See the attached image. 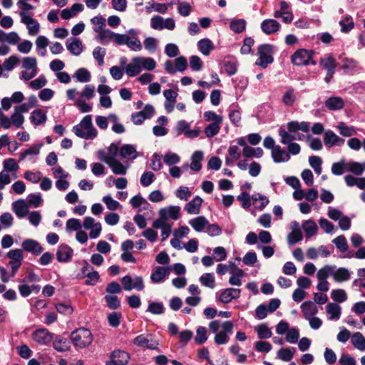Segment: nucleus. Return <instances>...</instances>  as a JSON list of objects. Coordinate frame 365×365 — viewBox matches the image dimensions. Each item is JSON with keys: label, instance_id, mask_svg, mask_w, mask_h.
I'll return each instance as SVG.
<instances>
[{"label": "nucleus", "instance_id": "nucleus-1", "mask_svg": "<svg viewBox=\"0 0 365 365\" xmlns=\"http://www.w3.org/2000/svg\"><path fill=\"white\" fill-rule=\"evenodd\" d=\"M139 31L130 29L126 34H118L110 29H105L98 33L96 37L97 41L103 45H108L113 41L117 46L126 45L133 51L142 50V43L138 38Z\"/></svg>", "mask_w": 365, "mask_h": 365}, {"label": "nucleus", "instance_id": "nucleus-2", "mask_svg": "<svg viewBox=\"0 0 365 365\" xmlns=\"http://www.w3.org/2000/svg\"><path fill=\"white\" fill-rule=\"evenodd\" d=\"M73 132L78 137L83 139L95 138L98 135V131L93 125L91 115L83 117L79 124L73 127Z\"/></svg>", "mask_w": 365, "mask_h": 365}, {"label": "nucleus", "instance_id": "nucleus-3", "mask_svg": "<svg viewBox=\"0 0 365 365\" xmlns=\"http://www.w3.org/2000/svg\"><path fill=\"white\" fill-rule=\"evenodd\" d=\"M71 340L76 347L83 349L92 343L93 336L89 329L80 328L71 332Z\"/></svg>", "mask_w": 365, "mask_h": 365}, {"label": "nucleus", "instance_id": "nucleus-4", "mask_svg": "<svg viewBox=\"0 0 365 365\" xmlns=\"http://www.w3.org/2000/svg\"><path fill=\"white\" fill-rule=\"evenodd\" d=\"M273 46L269 43L262 44L258 47L257 54L259 58L255 62V65L266 68L269 64L274 61L272 56Z\"/></svg>", "mask_w": 365, "mask_h": 365}, {"label": "nucleus", "instance_id": "nucleus-5", "mask_svg": "<svg viewBox=\"0 0 365 365\" xmlns=\"http://www.w3.org/2000/svg\"><path fill=\"white\" fill-rule=\"evenodd\" d=\"M121 283L123 288L125 291H131L132 289L142 291L145 287L143 279L140 276H135L134 278H132L130 275H125L122 277Z\"/></svg>", "mask_w": 365, "mask_h": 365}, {"label": "nucleus", "instance_id": "nucleus-6", "mask_svg": "<svg viewBox=\"0 0 365 365\" xmlns=\"http://www.w3.org/2000/svg\"><path fill=\"white\" fill-rule=\"evenodd\" d=\"M130 354L120 349L114 350L110 354V360L106 365H126L130 361Z\"/></svg>", "mask_w": 365, "mask_h": 365}, {"label": "nucleus", "instance_id": "nucleus-7", "mask_svg": "<svg viewBox=\"0 0 365 365\" xmlns=\"http://www.w3.org/2000/svg\"><path fill=\"white\" fill-rule=\"evenodd\" d=\"M313 51L306 49H299L291 57L292 63L296 66H307L312 58Z\"/></svg>", "mask_w": 365, "mask_h": 365}, {"label": "nucleus", "instance_id": "nucleus-8", "mask_svg": "<svg viewBox=\"0 0 365 365\" xmlns=\"http://www.w3.org/2000/svg\"><path fill=\"white\" fill-rule=\"evenodd\" d=\"M32 339L40 345H48L53 339V334L46 328H40L32 333Z\"/></svg>", "mask_w": 365, "mask_h": 365}, {"label": "nucleus", "instance_id": "nucleus-9", "mask_svg": "<svg viewBox=\"0 0 365 365\" xmlns=\"http://www.w3.org/2000/svg\"><path fill=\"white\" fill-rule=\"evenodd\" d=\"M133 342L137 346L151 350L157 349L158 346V342L153 339L151 335H138L133 339Z\"/></svg>", "mask_w": 365, "mask_h": 365}, {"label": "nucleus", "instance_id": "nucleus-10", "mask_svg": "<svg viewBox=\"0 0 365 365\" xmlns=\"http://www.w3.org/2000/svg\"><path fill=\"white\" fill-rule=\"evenodd\" d=\"M21 21L26 25L29 34L31 36L36 35L40 31V24L26 12H19Z\"/></svg>", "mask_w": 365, "mask_h": 365}, {"label": "nucleus", "instance_id": "nucleus-11", "mask_svg": "<svg viewBox=\"0 0 365 365\" xmlns=\"http://www.w3.org/2000/svg\"><path fill=\"white\" fill-rule=\"evenodd\" d=\"M120 149L117 145L111 143L108 148V150H99L98 151V158L100 160L105 163H111V161L116 160V156Z\"/></svg>", "mask_w": 365, "mask_h": 365}, {"label": "nucleus", "instance_id": "nucleus-12", "mask_svg": "<svg viewBox=\"0 0 365 365\" xmlns=\"http://www.w3.org/2000/svg\"><path fill=\"white\" fill-rule=\"evenodd\" d=\"M298 99L297 91L292 86L285 88L282 96V101L287 107H292Z\"/></svg>", "mask_w": 365, "mask_h": 365}, {"label": "nucleus", "instance_id": "nucleus-13", "mask_svg": "<svg viewBox=\"0 0 365 365\" xmlns=\"http://www.w3.org/2000/svg\"><path fill=\"white\" fill-rule=\"evenodd\" d=\"M281 28L280 24L275 19H267L262 21L260 29L262 31L267 34L271 35L277 33Z\"/></svg>", "mask_w": 365, "mask_h": 365}, {"label": "nucleus", "instance_id": "nucleus-14", "mask_svg": "<svg viewBox=\"0 0 365 365\" xmlns=\"http://www.w3.org/2000/svg\"><path fill=\"white\" fill-rule=\"evenodd\" d=\"M180 207L179 206L170 205L161 208L159 210V215L166 221L168 220H177L180 217Z\"/></svg>", "mask_w": 365, "mask_h": 365}, {"label": "nucleus", "instance_id": "nucleus-15", "mask_svg": "<svg viewBox=\"0 0 365 365\" xmlns=\"http://www.w3.org/2000/svg\"><path fill=\"white\" fill-rule=\"evenodd\" d=\"M324 142L326 146H341L344 144L345 140L340 138L331 130H327L324 133Z\"/></svg>", "mask_w": 365, "mask_h": 365}, {"label": "nucleus", "instance_id": "nucleus-16", "mask_svg": "<svg viewBox=\"0 0 365 365\" xmlns=\"http://www.w3.org/2000/svg\"><path fill=\"white\" fill-rule=\"evenodd\" d=\"M240 293L241 290L240 289L227 288L221 291L219 300L224 304H227L232 299L239 298Z\"/></svg>", "mask_w": 365, "mask_h": 365}, {"label": "nucleus", "instance_id": "nucleus-17", "mask_svg": "<svg viewBox=\"0 0 365 365\" xmlns=\"http://www.w3.org/2000/svg\"><path fill=\"white\" fill-rule=\"evenodd\" d=\"M53 347L58 352H65L70 349L71 343L68 339L61 335H54L52 340Z\"/></svg>", "mask_w": 365, "mask_h": 365}, {"label": "nucleus", "instance_id": "nucleus-18", "mask_svg": "<svg viewBox=\"0 0 365 365\" xmlns=\"http://www.w3.org/2000/svg\"><path fill=\"white\" fill-rule=\"evenodd\" d=\"M140 61L141 57H134L132 58L131 63L125 65V72L129 77H134L141 72Z\"/></svg>", "mask_w": 365, "mask_h": 365}, {"label": "nucleus", "instance_id": "nucleus-19", "mask_svg": "<svg viewBox=\"0 0 365 365\" xmlns=\"http://www.w3.org/2000/svg\"><path fill=\"white\" fill-rule=\"evenodd\" d=\"M332 277L336 282H346L351 278V272L345 267L336 268L333 266Z\"/></svg>", "mask_w": 365, "mask_h": 365}, {"label": "nucleus", "instance_id": "nucleus-20", "mask_svg": "<svg viewBox=\"0 0 365 365\" xmlns=\"http://www.w3.org/2000/svg\"><path fill=\"white\" fill-rule=\"evenodd\" d=\"M241 153L242 151L237 145H230L225 156V164L229 166L232 165L236 160L240 159Z\"/></svg>", "mask_w": 365, "mask_h": 365}, {"label": "nucleus", "instance_id": "nucleus-21", "mask_svg": "<svg viewBox=\"0 0 365 365\" xmlns=\"http://www.w3.org/2000/svg\"><path fill=\"white\" fill-rule=\"evenodd\" d=\"M73 253V250L68 245H61L58 248L56 258L60 262H67L71 259Z\"/></svg>", "mask_w": 365, "mask_h": 365}, {"label": "nucleus", "instance_id": "nucleus-22", "mask_svg": "<svg viewBox=\"0 0 365 365\" xmlns=\"http://www.w3.org/2000/svg\"><path fill=\"white\" fill-rule=\"evenodd\" d=\"M272 158L274 163H280L288 162L290 159V155L289 153L283 150L279 145H277L272 150Z\"/></svg>", "mask_w": 365, "mask_h": 365}, {"label": "nucleus", "instance_id": "nucleus-23", "mask_svg": "<svg viewBox=\"0 0 365 365\" xmlns=\"http://www.w3.org/2000/svg\"><path fill=\"white\" fill-rule=\"evenodd\" d=\"M169 274L170 269L168 267H157L150 275V280L155 284L163 282Z\"/></svg>", "mask_w": 365, "mask_h": 365}, {"label": "nucleus", "instance_id": "nucleus-24", "mask_svg": "<svg viewBox=\"0 0 365 365\" xmlns=\"http://www.w3.org/2000/svg\"><path fill=\"white\" fill-rule=\"evenodd\" d=\"M22 248L29 252H31L34 255H38L43 251V247L36 240L32 239H28L22 242Z\"/></svg>", "mask_w": 365, "mask_h": 365}, {"label": "nucleus", "instance_id": "nucleus-25", "mask_svg": "<svg viewBox=\"0 0 365 365\" xmlns=\"http://www.w3.org/2000/svg\"><path fill=\"white\" fill-rule=\"evenodd\" d=\"M341 69L347 74H353L356 71L359 62L352 58L348 57H344L341 58Z\"/></svg>", "mask_w": 365, "mask_h": 365}, {"label": "nucleus", "instance_id": "nucleus-26", "mask_svg": "<svg viewBox=\"0 0 365 365\" xmlns=\"http://www.w3.org/2000/svg\"><path fill=\"white\" fill-rule=\"evenodd\" d=\"M12 210L18 217L23 218L29 212V205L24 200H18L13 202Z\"/></svg>", "mask_w": 365, "mask_h": 365}, {"label": "nucleus", "instance_id": "nucleus-27", "mask_svg": "<svg viewBox=\"0 0 365 365\" xmlns=\"http://www.w3.org/2000/svg\"><path fill=\"white\" fill-rule=\"evenodd\" d=\"M67 49L74 56H79L83 51V44L78 38H69L66 41Z\"/></svg>", "mask_w": 365, "mask_h": 365}, {"label": "nucleus", "instance_id": "nucleus-28", "mask_svg": "<svg viewBox=\"0 0 365 365\" xmlns=\"http://www.w3.org/2000/svg\"><path fill=\"white\" fill-rule=\"evenodd\" d=\"M120 156L128 160H134L138 157V152L135 147L131 144H125L119 150Z\"/></svg>", "mask_w": 365, "mask_h": 365}, {"label": "nucleus", "instance_id": "nucleus-29", "mask_svg": "<svg viewBox=\"0 0 365 365\" xmlns=\"http://www.w3.org/2000/svg\"><path fill=\"white\" fill-rule=\"evenodd\" d=\"M84 6L81 4L76 3L70 9H65L61 11V16L63 19L67 20L76 16L78 12L83 11Z\"/></svg>", "mask_w": 365, "mask_h": 365}, {"label": "nucleus", "instance_id": "nucleus-30", "mask_svg": "<svg viewBox=\"0 0 365 365\" xmlns=\"http://www.w3.org/2000/svg\"><path fill=\"white\" fill-rule=\"evenodd\" d=\"M326 311L329 320H339L341 314V307L336 303H329L326 306Z\"/></svg>", "mask_w": 365, "mask_h": 365}, {"label": "nucleus", "instance_id": "nucleus-31", "mask_svg": "<svg viewBox=\"0 0 365 365\" xmlns=\"http://www.w3.org/2000/svg\"><path fill=\"white\" fill-rule=\"evenodd\" d=\"M202 200L199 196H195L185 206V210L189 214H198L200 211Z\"/></svg>", "mask_w": 365, "mask_h": 365}, {"label": "nucleus", "instance_id": "nucleus-32", "mask_svg": "<svg viewBox=\"0 0 365 365\" xmlns=\"http://www.w3.org/2000/svg\"><path fill=\"white\" fill-rule=\"evenodd\" d=\"M327 108L330 110H341L344 106V101L340 97H330L324 103Z\"/></svg>", "mask_w": 365, "mask_h": 365}, {"label": "nucleus", "instance_id": "nucleus-33", "mask_svg": "<svg viewBox=\"0 0 365 365\" xmlns=\"http://www.w3.org/2000/svg\"><path fill=\"white\" fill-rule=\"evenodd\" d=\"M30 120L35 125L43 124L47 120L46 113L41 109H36L31 113Z\"/></svg>", "mask_w": 365, "mask_h": 365}, {"label": "nucleus", "instance_id": "nucleus-34", "mask_svg": "<svg viewBox=\"0 0 365 365\" xmlns=\"http://www.w3.org/2000/svg\"><path fill=\"white\" fill-rule=\"evenodd\" d=\"M203 153L200 150L195 151L191 157V163L190 168L191 170L198 172L202 168L201 162L203 160Z\"/></svg>", "mask_w": 365, "mask_h": 365}, {"label": "nucleus", "instance_id": "nucleus-35", "mask_svg": "<svg viewBox=\"0 0 365 365\" xmlns=\"http://www.w3.org/2000/svg\"><path fill=\"white\" fill-rule=\"evenodd\" d=\"M190 226L197 232H202L209 224L208 220L204 216H199L189 220Z\"/></svg>", "mask_w": 365, "mask_h": 365}, {"label": "nucleus", "instance_id": "nucleus-36", "mask_svg": "<svg viewBox=\"0 0 365 365\" xmlns=\"http://www.w3.org/2000/svg\"><path fill=\"white\" fill-rule=\"evenodd\" d=\"M301 309L306 319H309L318 312L317 307L312 301L303 302L301 305Z\"/></svg>", "mask_w": 365, "mask_h": 365}, {"label": "nucleus", "instance_id": "nucleus-37", "mask_svg": "<svg viewBox=\"0 0 365 365\" xmlns=\"http://www.w3.org/2000/svg\"><path fill=\"white\" fill-rule=\"evenodd\" d=\"M35 43L38 53L41 56H45L47 52L46 47L49 43L48 39L44 36H39Z\"/></svg>", "mask_w": 365, "mask_h": 365}, {"label": "nucleus", "instance_id": "nucleus-38", "mask_svg": "<svg viewBox=\"0 0 365 365\" xmlns=\"http://www.w3.org/2000/svg\"><path fill=\"white\" fill-rule=\"evenodd\" d=\"M302 228L305 232L306 237L309 238L315 235L318 230V227L315 222L312 220H308L303 222Z\"/></svg>", "mask_w": 365, "mask_h": 365}, {"label": "nucleus", "instance_id": "nucleus-39", "mask_svg": "<svg viewBox=\"0 0 365 365\" xmlns=\"http://www.w3.org/2000/svg\"><path fill=\"white\" fill-rule=\"evenodd\" d=\"M106 19L103 18L101 15L93 17L91 19V23L93 25V31L98 34L104 30L106 29Z\"/></svg>", "mask_w": 365, "mask_h": 365}, {"label": "nucleus", "instance_id": "nucleus-40", "mask_svg": "<svg viewBox=\"0 0 365 365\" xmlns=\"http://www.w3.org/2000/svg\"><path fill=\"white\" fill-rule=\"evenodd\" d=\"M339 133L344 137H351L356 135L357 132L354 126H348L344 122H339L336 125Z\"/></svg>", "mask_w": 365, "mask_h": 365}, {"label": "nucleus", "instance_id": "nucleus-41", "mask_svg": "<svg viewBox=\"0 0 365 365\" xmlns=\"http://www.w3.org/2000/svg\"><path fill=\"white\" fill-rule=\"evenodd\" d=\"M295 351L294 347L282 348L277 351V357L284 361H289L293 358Z\"/></svg>", "mask_w": 365, "mask_h": 365}, {"label": "nucleus", "instance_id": "nucleus-42", "mask_svg": "<svg viewBox=\"0 0 365 365\" xmlns=\"http://www.w3.org/2000/svg\"><path fill=\"white\" fill-rule=\"evenodd\" d=\"M351 343L353 346L360 350L365 351V337L360 332H356L351 336Z\"/></svg>", "mask_w": 365, "mask_h": 365}, {"label": "nucleus", "instance_id": "nucleus-43", "mask_svg": "<svg viewBox=\"0 0 365 365\" xmlns=\"http://www.w3.org/2000/svg\"><path fill=\"white\" fill-rule=\"evenodd\" d=\"M112 170V172L115 175H124L127 173L128 166L124 165L123 163L118 160L111 161V163H106Z\"/></svg>", "mask_w": 365, "mask_h": 365}, {"label": "nucleus", "instance_id": "nucleus-44", "mask_svg": "<svg viewBox=\"0 0 365 365\" xmlns=\"http://www.w3.org/2000/svg\"><path fill=\"white\" fill-rule=\"evenodd\" d=\"M197 46L200 52L205 56L209 55L210 51L214 48L212 42L208 38L200 40L197 43Z\"/></svg>", "mask_w": 365, "mask_h": 365}, {"label": "nucleus", "instance_id": "nucleus-45", "mask_svg": "<svg viewBox=\"0 0 365 365\" xmlns=\"http://www.w3.org/2000/svg\"><path fill=\"white\" fill-rule=\"evenodd\" d=\"M320 66L327 71L332 72L335 71L336 64L335 59L332 56H328L321 59Z\"/></svg>", "mask_w": 365, "mask_h": 365}, {"label": "nucleus", "instance_id": "nucleus-46", "mask_svg": "<svg viewBox=\"0 0 365 365\" xmlns=\"http://www.w3.org/2000/svg\"><path fill=\"white\" fill-rule=\"evenodd\" d=\"M257 336L259 339H267L272 336L271 329L265 324H261L256 327Z\"/></svg>", "mask_w": 365, "mask_h": 365}, {"label": "nucleus", "instance_id": "nucleus-47", "mask_svg": "<svg viewBox=\"0 0 365 365\" xmlns=\"http://www.w3.org/2000/svg\"><path fill=\"white\" fill-rule=\"evenodd\" d=\"M200 282L205 287L213 289L215 287V279L212 273L203 274L199 279Z\"/></svg>", "mask_w": 365, "mask_h": 365}, {"label": "nucleus", "instance_id": "nucleus-48", "mask_svg": "<svg viewBox=\"0 0 365 365\" xmlns=\"http://www.w3.org/2000/svg\"><path fill=\"white\" fill-rule=\"evenodd\" d=\"M73 77L76 78L78 81L81 83H87L91 81V73L84 68L78 69Z\"/></svg>", "mask_w": 365, "mask_h": 365}, {"label": "nucleus", "instance_id": "nucleus-49", "mask_svg": "<svg viewBox=\"0 0 365 365\" xmlns=\"http://www.w3.org/2000/svg\"><path fill=\"white\" fill-rule=\"evenodd\" d=\"M242 153L245 158H251L253 156L260 158L263 155V150L261 148L245 146V148H243Z\"/></svg>", "mask_w": 365, "mask_h": 365}, {"label": "nucleus", "instance_id": "nucleus-50", "mask_svg": "<svg viewBox=\"0 0 365 365\" xmlns=\"http://www.w3.org/2000/svg\"><path fill=\"white\" fill-rule=\"evenodd\" d=\"M22 67L26 70H31V71H37V61L36 58L31 56L25 57L22 61Z\"/></svg>", "mask_w": 365, "mask_h": 365}, {"label": "nucleus", "instance_id": "nucleus-51", "mask_svg": "<svg viewBox=\"0 0 365 365\" xmlns=\"http://www.w3.org/2000/svg\"><path fill=\"white\" fill-rule=\"evenodd\" d=\"M230 29L235 33L240 34L245 31L246 28V21L244 19L233 20L230 24Z\"/></svg>", "mask_w": 365, "mask_h": 365}, {"label": "nucleus", "instance_id": "nucleus-52", "mask_svg": "<svg viewBox=\"0 0 365 365\" xmlns=\"http://www.w3.org/2000/svg\"><path fill=\"white\" fill-rule=\"evenodd\" d=\"M252 200L253 202H257V201L260 202L259 205H256V207L258 210H262L269 202V200L267 197L265 195H262L259 193H256L252 195Z\"/></svg>", "mask_w": 365, "mask_h": 365}, {"label": "nucleus", "instance_id": "nucleus-53", "mask_svg": "<svg viewBox=\"0 0 365 365\" xmlns=\"http://www.w3.org/2000/svg\"><path fill=\"white\" fill-rule=\"evenodd\" d=\"M106 54V50L101 46H97L93 51V56L98 61L99 66L104 63V57Z\"/></svg>", "mask_w": 365, "mask_h": 365}, {"label": "nucleus", "instance_id": "nucleus-54", "mask_svg": "<svg viewBox=\"0 0 365 365\" xmlns=\"http://www.w3.org/2000/svg\"><path fill=\"white\" fill-rule=\"evenodd\" d=\"M333 266L325 265L321 268L317 273L318 280H326L329 276H332Z\"/></svg>", "mask_w": 365, "mask_h": 365}, {"label": "nucleus", "instance_id": "nucleus-55", "mask_svg": "<svg viewBox=\"0 0 365 365\" xmlns=\"http://www.w3.org/2000/svg\"><path fill=\"white\" fill-rule=\"evenodd\" d=\"M331 297L336 302H344L347 299V294L344 289H333L331 292Z\"/></svg>", "mask_w": 365, "mask_h": 365}, {"label": "nucleus", "instance_id": "nucleus-56", "mask_svg": "<svg viewBox=\"0 0 365 365\" xmlns=\"http://www.w3.org/2000/svg\"><path fill=\"white\" fill-rule=\"evenodd\" d=\"M164 163L168 165L172 166L180 163V156L175 153H167L163 157Z\"/></svg>", "mask_w": 365, "mask_h": 365}, {"label": "nucleus", "instance_id": "nucleus-57", "mask_svg": "<svg viewBox=\"0 0 365 365\" xmlns=\"http://www.w3.org/2000/svg\"><path fill=\"white\" fill-rule=\"evenodd\" d=\"M336 248L341 252L348 250V244L346 237L344 235H339L332 240Z\"/></svg>", "mask_w": 365, "mask_h": 365}, {"label": "nucleus", "instance_id": "nucleus-58", "mask_svg": "<svg viewBox=\"0 0 365 365\" xmlns=\"http://www.w3.org/2000/svg\"><path fill=\"white\" fill-rule=\"evenodd\" d=\"M207 339V329L204 327H200L197 329L195 341L197 344H204Z\"/></svg>", "mask_w": 365, "mask_h": 365}, {"label": "nucleus", "instance_id": "nucleus-59", "mask_svg": "<svg viewBox=\"0 0 365 365\" xmlns=\"http://www.w3.org/2000/svg\"><path fill=\"white\" fill-rule=\"evenodd\" d=\"M279 135L281 137V143L284 145L292 143V141L297 139V135L290 134L283 129H279Z\"/></svg>", "mask_w": 365, "mask_h": 365}, {"label": "nucleus", "instance_id": "nucleus-60", "mask_svg": "<svg viewBox=\"0 0 365 365\" xmlns=\"http://www.w3.org/2000/svg\"><path fill=\"white\" fill-rule=\"evenodd\" d=\"M3 166L4 170L2 171H5L7 173L8 172H16L19 168L16 160L13 158L5 160L3 163Z\"/></svg>", "mask_w": 365, "mask_h": 365}, {"label": "nucleus", "instance_id": "nucleus-61", "mask_svg": "<svg viewBox=\"0 0 365 365\" xmlns=\"http://www.w3.org/2000/svg\"><path fill=\"white\" fill-rule=\"evenodd\" d=\"M7 257L10 259V262H21L24 259L23 252L20 249L10 250L7 252Z\"/></svg>", "mask_w": 365, "mask_h": 365}, {"label": "nucleus", "instance_id": "nucleus-62", "mask_svg": "<svg viewBox=\"0 0 365 365\" xmlns=\"http://www.w3.org/2000/svg\"><path fill=\"white\" fill-rule=\"evenodd\" d=\"M19 57L16 55H13L4 61L3 66L5 68V70L11 71L19 63Z\"/></svg>", "mask_w": 365, "mask_h": 365}, {"label": "nucleus", "instance_id": "nucleus-63", "mask_svg": "<svg viewBox=\"0 0 365 365\" xmlns=\"http://www.w3.org/2000/svg\"><path fill=\"white\" fill-rule=\"evenodd\" d=\"M255 348L258 352L268 353L272 350V346L269 342L260 340L255 342Z\"/></svg>", "mask_w": 365, "mask_h": 365}, {"label": "nucleus", "instance_id": "nucleus-64", "mask_svg": "<svg viewBox=\"0 0 365 365\" xmlns=\"http://www.w3.org/2000/svg\"><path fill=\"white\" fill-rule=\"evenodd\" d=\"M140 66H141V68H143L144 69H145L147 71H153L156 67V62L151 57H148V58L141 57Z\"/></svg>", "mask_w": 365, "mask_h": 365}]
</instances>
